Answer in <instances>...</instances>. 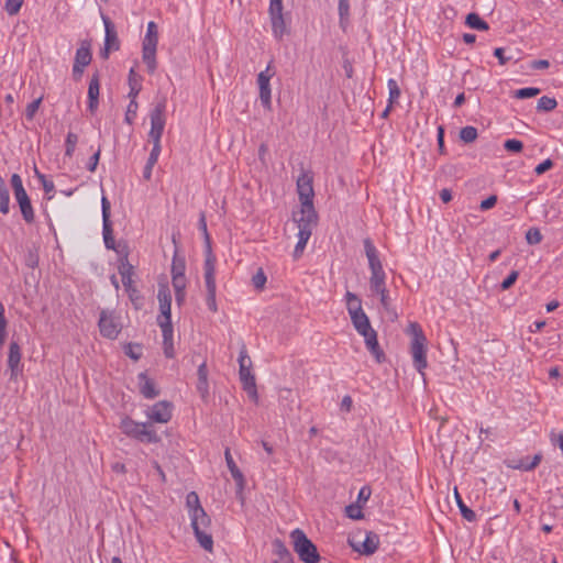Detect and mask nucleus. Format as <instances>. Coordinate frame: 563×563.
Here are the masks:
<instances>
[{
    "instance_id": "nucleus-1",
    "label": "nucleus",
    "mask_w": 563,
    "mask_h": 563,
    "mask_svg": "<svg viewBox=\"0 0 563 563\" xmlns=\"http://www.w3.org/2000/svg\"><path fill=\"white\" fill-rule=\"evenodd\" d=\"M406 333L411 336L410 353L415 368L424 379V369L427 362V338L417 322H410L406 329Z\"/></svg>"
},
{
    "instance_id": "nucleus-2",
    "label": "nucleus",
    "mask_w": 563,
    "mask_h": 563,
    "mask_svg": "<svg viewBox=\"0 0 563 563\" xmlns=\"http://www.w3.org/2000/svg\"><path fill=\"white\" fill-rule=\"evenodd\" d=\"M363 243L371 271V277L368 280L369 290L373 295L376 292H384V289L387 288L386 274L379 260L378 251L369 238H366Z\"/></svg>"
},
{
    "instance_id": "nucleus-3",
    "label": "nucleus",
    "mask_w": 563,
    "mask_h": 563,
    "mask_svg": "<svg viewBox=\"0 0 563 563\" xmlns=\"http://www.w3.org/2000/svg\"><path fill=\"white\" fill-rule=\"evenodd\" d=\"M351 321L355 328V330L361 334L364 340L366 347L368 351L375 356L378 363L383 362L385 358L384 352L380 350L377 333L372 328L368 317L364 311L351 314Z\"/></svg>"
},
{
    "instance_id": "nucleus-4",
    "label": "nucleus",
    "mask_w": 563,
    "mask_h": 563,
    "mask_svg": "<svg viewBox=\"0 0 563 563\" xmlns=\"http://www.w3.org/2000/svg\"><path fill=\"white\" fill-rule=\"evenodd\" d=\"M122 432L142 443H158L159 435L151 422H136L130 417H124L120 422Z\"/></svg>"
},
{
    "instance_id": "nucleus-5",
    "label": "nucleus",
    "mask_w": 563,
    "mask_h": 563,
    "mask_svg": "<svg viewBox=\"0 0 563 563\" xmlns=\"http://www.w3.org/2000/svg\"><path fill=\"white\" fill-rule=\"evenodd\" d=\"M294 551L297 553L299 560L303 563H319L320 554L317 547L312 543L306 533L297 528L290 532Z\"/></svg>"
},
{
    "instance_id": "nucleus-6",
    "label": "nucleus",
    "mask_w": 563,
    "mask_h": 563,
    "mask_svg": "<svg viewBox=\"0 0 563 563\" xmlns=\"http://www.w3.org/2000/svg\"><path fill=\"white\" fill-rule=\"evenodd\" d=\"M239 375L244 390L255 402L258 400L255 376L252 373V361L245 346H242L239 355Z\"/></svg>"
},
{
    "instance_id": "nucleus-7",
    "label": "nucleus",
    "mask_w": 563,
    "mask_h": 563,
    "mask_svg": "<svg viewBox=\"0 0 563 563\" xmlns=\"http://www.w3.org/2000/svg\"><path fill=\"white\" fill-rule=\"evenodd\" d=\"M98 327L103 338L114 340L123 328L121 316L114 310L102 309L100 311Z\"/></svg>"
},
{
    "instance_id": "nucleus-8",
    "label": "nucleus",
    "mask_w": 563,
    "mask_h": 563,
    "mask_svg": "<svg viewBox=\"0 0 563 563\" xmlns=\"http://www.w3.org/2000/svg\"><path fill=\"white\" fill-rule=\"evenodd\" d=\"M203 268H205V283H206V289H207L206 303L212 312H217L218 306H217V300H216V292H217L216 257L210 252L206 256Z\"/></svg>"
},
{
    "instance_id": "nucleus-9",
    "label": "nucleus",
    "mask_w": 563,
    "mask_h": 563,
    "mask_svg": "<svg viewBox=\"0 0 563 563\" xmlns=\"http://www.w3.org/2000/svg\"><path fill=\"white\" fill-rule=\"evenodd\" d=\"M165 110L166 101L163 99L162 101L157 102L154 109L151 111V130L148 137L153 143L161 142L166 122Z\"/></svg>"
},
{
    "instance_id": "nucleus-10",
    "label": "nucleus",
    "mask_w": 563,
    "mask_h": 563,
    "mask_svg": "<svg viewBox=\"0 0 563 563\" xmlns=\"http://www.w3.org/2000/svg\"><path fill=\"white\" fill-rule=\"evenodd\" d=\"M101 207H102V221H103V228H102V234H103V241L104 245L109 250H114L118 252V254H122L125 252V245L121 246L120 244L115 246L114 238H113V230H112V223L110 221V202L109 200L103 196L101 199Z\"/></svg>"
},
{
    "instance_id": "nucleus-11",
    "label": "nucleus",
    "mask_w": 563,
    "mask_h": 563,
    "mask_svg": "<svg viewBox=\"0 0 563 563\" xmlns=\"http://www.w3.org/2000/svg\"><path fill=\"white\" fill-rule=\"evenodd\" d=\"M350 547L363 555L374 554L379 545V537L373 531H366L364 540H360L358 536L355 534L347 540Z\"/></svg>"
},
{
    "instance_id": "nucleus-12",
    "label": "nucleus",
    "mask_w": 563,
    "mask_h": 563,
    "mask_svg": "<svg viewBox=\"0 0 563 563\" xmlns=\"http://www.w3.org/2000/svg\"><path fill=\"white\" fill-rule=\"evenodd\" d=\"M275 75L271 64L266 67L265 70L261 71L257 75V86L260 90V100L263 107L267 110L272 109V89H271V78Z\"/></svg>"
},
{
    "instance_id": "nucleus-13",
    "label": "nucleus",
    "mask_w": 563,
    "mask_h": 563,
    "mask_svg": "<svg viewBox=\"0 0 563 563\" xmlns=\"http://www.w3.org/2000/svg\"><path fill=\"white\" fill-rule=\"evenodd\" d=\"M145 415L151 423H167L173 416V405L167 400L157 401L146 409Z\"/></svg>"
},
{
    "instance_id": "nucleus-14",
    "label": "nucleus",
    "mask_w": 563,
    "mask_h": 563,
    "mask_svg": "<svg viewBox=\"0 0 563 563\" xmlns=\"http://www.w3.org/2000/svg\"><path fill=\"white\" fill-rule=\"evenodd\" d=\"M158 37H144L142 47V58L146 65L147 71L153 74L156 70V49Z\"/></svg>"
},
{
    "instance_id": "nucleus-15",
    "label": "nucleus",
    "mask_w": 563,
    "mask_h": 563,
    "mask_svg": "<svg viewBox=\"0 0 563 563\" xmlns=\"http://www.w3.org/2000/svg\"><path fill=\"white\" fill-rule=\"evenodd\" d=\"M102 21L104 24L106 30V37H104V48L101 53V56L103 58H108L109 53L111 51H118L120 48V42L117 35L115 26L112 23V21L108 18L102 15Z\"/></svg>"
},
{
    "instance_id": "nucleus-16",
    "label": "nucleus",
    "mask_w": 563,
    "mask_h": 563,
    "mask_svg": "<svg viewBox=\"0 0 563 563\" xmlns=\"http://www.w3.org/2000/svg\"><path fill=\"white\" fill-rule=\"evenodd\" d=\"M297 191L300 203H312L314 196L312 177L308 173H302L297 179Z\"/></svg>"
},
{
    "instance_id": "nucleus-17",
    "label": "nucleus",
    "mask_w": 563,
    "mask_h": 563,
    "mask_svg": "<svg viewBox=\"0 0 563 563\" xmlns=\"http://www.w3.org/2000/svg\"><path fill=\"white\" fill-rule=\"evenodd\" d=\"M294 219L298 228L312 230L318 219L313 203H301L299 217L295 216Z\"/></svg>"
},
{
    "instance_id": "nucleus-18",
    "label": "nucleus",
    "mask_w": 563,
    "mask_h": 563,
    "mask_svg": "<svg viewBox=\"0 0 563 563\" xmlns=\"http://www.w3.org/2000/svg\"><path fill=\"white\" fill-rule=\"evenodd\" d=\"M157 299L161 310V316L157 320H170L172 295L166 285H159Z\"/></svg>"
},
{
    "instance_id": "nucleus-19",
    "label": "nucleus",
    "mask_w": 563,
    "mask_h": 563,
    "mask_svg": "<svg viewBox=\"0 0 563 563\" xmlns=\"http://www.w3.org/2000/svg\"><path fill=\"white\" fill-rule=\"evenodd\" d=\"M272 32L277 40H282L285 34L288 33L287 24L284 18L283 10L279 11H268Z\"/></svg>"
},
{
    "instance_id": "nucleus-20",
    "label": "nucleus",
    "mask_w": 563,
    "mask_h": 563,
    "mask_svg": "<svg viewBox=\"0 0 563 563\" xmlns=\"http://www.w3.org/2000/svg\"><path fill=\"white\" fill-rule=\"evenodd\" d=\"M14 197L19 203L22 217L25 222L32 223L34 221V210L31 205V200L25 190L14 194Z\"/></svg>"
},
{
    "instance_id": "nucleus-21",
    "label": "nucleus",
    "mask_w": 563,
    "mask_h": 563,
    "mask_svg": "<svg viewBox=\"0 0 563 563\" xmlns=\"http://www.w3.org/2000/svg\"><path fill=\"white\" fill-rule=\"evenodd\" d=\"M137 378L139 389L144 398L154 399L159 395V391L156 388L155 383L146 375V373H140Z\"/></svg>"
},
{
    "instance_id": "nucleus-22",
    "label": "nucleus",
    "mask_w": 563,
    "mask_h": 563,
    "mask_svg": "<svg viewBox=\"0 0 563 563\" xmlns=\"http://www.w3.org/2000/svg\"><path fill=\"white\" fill-rule=\"evenodd\" d=\"M100 81L99 75H92L88 87V109L95 113L99 104Z\"/></svg>"
},
{
    "instance_id": "nucleus-23",
    "label": "nucleus",
    "mask_w": 563,
    "mask_h": 563,
    "mask_svg": "<svg viewBox=\"0 0 563 563\" xmlns=\"http://www.w3.org/2000/svg\"><path fill=\"white\" fill-rule=\"evenodd\" d=\"M21 362V347L18 342L12 341L9 345L8 366L11 371V376H16L20 372Z\"/></svg>"
},
{
    "instance_id": "nucleus-24",
    "label": "nucleus",
    "mask_w": 563,
    "mask_h": 563,
    "mask_svg": "<svg viewBox=\"0 0 563 563\" xmlns=\"http://www.w3.org/2000/svg\"><path fill=\"white\" fill-rule=\"evenodd\" d=\"M119 274L125 288H130L132 284L133 266L128 261V253L120 254Z\"/></svg>"
},
{
    "instance_id": "nucleus-25",
    "label": "nucleus",
    "mask_w": 563,
    "mask_h": 563,
    "mask_svg": "<svg viewBox=\"0 0 563 563\" xmlns=\"http://www.w3.org/2000/svg\"><path fill=\"white\" fill-rule=\"evenodd\" d=\"M190 521L194 530L208 528L211 520L202 507L190 511Z\"/></svg>"
},
{
    "instance_id": "nucleus-26",
    "label": "nucleus",
    "mask_w": 563,
    "mask_h": 563,
    "mask_svg": "<svg viewBox=\"0 0 563 563\" xmlns=\"http://www.w3.org/2000/svg\"><path fill=\"white\" fill-rule=\"evenodd\" d=\"M272 547L274 554L278 556V563H294L292 554L280 539H275Z\"/></svg>"
},
{
    "instance_id": "nucleus-27",
    "label": "nucleus",
    "mask_w": 563,
    "mask_h": 563,
    "mask_svg": "<svg viewBox=\"0 0 563 563\" xmlns=\"http://www.w3.org/2000/svg\"><path fill=\"white\" fill-rule=\"evenodd\" d=\"M541 459V454H536L533 457L526 456L518 461H511L508 465L521 471H531L539 465Z\"/></svg>"
},
{
    "instance_id": "nucleus-28",
    "label": "nucleus",
    "mask_w": 563,
    "mask_h": 563,
    "mask_svg": "<svg viewBox=\"0 0 563 563\" xmlns=\"http://www.w3.org/2000/svg\"><path fill=\"white\" fill-rule=\"evenodd\" d=\"M453 499L456 503L462 517L468 522L476 521V514L471 506L464 500L463 495H453Z\"/></svg>"
},
{
    "instance_id": "nucleus-29",
    "label": "nucleus",
    "mask_w": 563,
    "mask_h": 563,
    "mask_svg": "<svg viewBox=\"0 0 563 563\" xmlns=\"http://www.w3.org/2000/svg\"><path fill=\"white\" fill-rule=\"evenodd\" d=\"M198 384L197 389L200 393L202 398H206L209 394V386H208V368L206 363H202L198 367Z\"/></svg>"
},
{
    "instance_id": "nucleus-30",
    "label": "nucleus",
    "mask_w": 563,
    "mask_h": 563,
    "mask_svg": "<svg viewBox=\"0 0 563 563\" xmlns=\"http://www.w3.org/2000/svg\"><path fill=\"white\" fill-rule=\"evenodd\" d=\"M91 62V52L90 46L87 42H82L81 45L76 51L75 62L74 64L80 66H88Z\"/></svg>"
},
{
    "instance_id": "nucleus-31",
    "label": "nucleus",
    "mask_w": 563,
    "mask_h": 563,
    "mask_svg": "<svg viewBox=\"0 0 563 563\" xmlns=\"http://www.w3.org/2000/svg\"><path fill=\"white\" fill-rule=\"evenodd\" d=\"M345 300H346V309H347V312L350 316L363 311L362 301L358 298V296L355 295L354 292L346 291Z\"/></svg>"
},
{
    "instance_id": "nucleus-32",
    "label": "nucleus",
    "mask_w": 563,
    "mask_h": 563,
    "mask_svg": "<svg viewBox=\"0 0 563 563\" xmlns=\"http://www.w3.org/2000/svg\"><path fill=\"white\" fill-rule=\"evenodd\" d=\"M196 539L200 547L205 549L206 551L211 552L213 549V540L211 534L203 531V529L194 530Z\"/></svg>"
},
{
    "instance_id": "nucleus-33",
    "label": "nucleus",
    "mask_w": 563,
    "mask_h": 563,
    "mask_svg": "<svg viewBox=\"0 0 563 563\" xmlns=\"http://www.w3.org/2000/svg\"><path fill=\"white\" fill-rule=\"evenodd\" d=\"M465 23L475 30L487 31L489 29L487 22H485L477 13H468L466 15Z\"/></svg>"
},
{
    "instance_id": "nucleus-34",
    "label": "nucleus",
    "mask_w": 563,
    "mask_h": 563,
    "mask_svg": "<svg viewBox=\"0 0 563 563\" xmlns=\"http://www.w3.org/2000/svg\"><path fill=\"white\" fill-rule=\"evenodd\" d=\"M129 98H136L139 92L141 91V81L133 68L130 70L129 74Z\"/></svg>"
},
{
    "instance_id": "nucleus-35",
    "label": "nucleus",
    "mask_w": 563,
    "mask_h": 563,
    "mask_svg": "<svg viewBox=\"0 0 563 563\" xmlns=\"http://www.w3.org/2000/svg\"><path fill=\"white\" fill-rule=\"evenodd\" d=\"M345 515L353 520H360L364 517L362 512V504H350L345 507Z\"/></svg>"
},
{
    "instance_id": "nucleus-36",
    "label": "nucleus",
    "mask_w": 563,
    "mask_h": 563,
    "mask_svg": "<svg viewBox=\"0 0 563 563\" xmlns=\"http://www.w3.org/2000/svg\"><path fill=\"white\" fill-rule=\"evenodd\" d=\"M556 106H558V102L554 98L543 96L538 100L537 109H538V111L548 112V111H552L553 109H555Z\"/></svg>"
},
{
    "instance_id": "nucleus-37",
    "label": "nucleus",
    "mask_w": 563,
    "mask_h": 563,
    "mask_svg": "<svg viewBox=\"0 0 563 563\" xmlns=\"http://www.w3.org/2000/svg\"><path fill=\"white\" fill-rule=\"evenodd\" d=\"M185 260L175 254L172 264V276H185Z\"/></svg>"
},
{
    "instance_id": "nucleus-38",
    "label": "nucleus",
    "mask_w": 563,
    "mask_h": 563,
    "mask_svg": "<svg viewBox=\"0 0 563 563\" xmlns=\"http://www.w3.org/2000/svg\"><path fill=\"white\" fill-rule=\"evenodd\" d=\"M78 142V135L74 132H68L65 141V155L71 157Z\"/></svg>"
},
{
    "instance_id": "nucleus-39",
    "label": "nucleus",
    "mask_w": 563,
    "mask_h": 563,
    "mask_svg": "<svg viewBox=\"0 0 563 563\" xmlns=\"http://www.w3.org/2000/svg\"><path fill=\"white\" fill-rule=\"evenodd\" d=\"M460 139L465 143H472L477 139V130L474 126H464L460 131Z\"/></svg>"
},
{
    "instance_id": "nucleus-40",
    "label": "nucleus",
    "mask_w": 563,
    "mask_h": 563,
    "mask_svg": "<svg viewBox=\"0 0 563 563\" xmlns=\"http://www.w3.org/2000/svg\"><path fill=\"white\" fill-rule=\"evenodd\" d=\"M10 196L5 185L0 186V211L7 214L10 210Z\"/></svg>"
},
{
    "instance_id": "nucleus-41",
    "label": "nucleus",
    "mask_w": 563,
    "mask_h": 563,
    "mask_svg": "<svg viewBox=\"0 0 563 563\" xmlns=\"http://www.w3.org/2000/svg\"><path fill=\"white\" fill-rule=\"evenodd\" d=\"M162 329L163 342L173 341V325L172 320H157Z\"/></svg>"
},
{
    "instance_id": "nucleus-42",
    "label": "nucleus",
    "mask_w": 563,
    "mask_h": 563,
    "mask_svg": "<svg viewBox=\"0 0 563 563\" xmlns=\"http://www.w3.org/2000/svg\"><path fill=\"white\" fill-rule=\"evenodd\" d=\"M541 92L539 88L527 87L515 91L514 96L518 99H527L538 96Z\"/></svg>"
},
{
    "instance_id": "nucleus-43",
    "label": "nucleus",
    "mask_w": 563,
    "mask_h": 563,
    "mask_svg": "<svg viewBox=\"0 0 563 563\" xmlns=\"http://www.w3.org/2000/svg\"><path fill=\"white\" fill-rule=\"evenodd\" d=\"M199 229L201 230V232L203 233V236H205L206 247H207L206 256H207L209 254V252L212 254V251H211L210 235H209L208 229H207L206 216L203 212L200 214Z\"/></svg>"
},
{
    "instance_id": "nucleus-44",
    "label": "nucleus",
    "mask_w": 563,
    "mask_h": 563,
    "mask_svg": "<svg viewBox=\"0 0 563 563\" xmlns=\"http://www.w3.org/2000/svg\"><path fill=\"white\" fill-rule=\"evenodd\" d=\"M125 354L134 361H137L142 356V346L135 343H129L124 347Z\"/></svg>"
},
{
    "instance_id": "nucleus-45",
    "label": "nucleus",
    "mask_w": 563,
    "mask_h": 563,
    "mask_svg": "<svg viewBox=\"0 0 563 563\" xmlns=\"http://www.w3.org/2000/svg\"><path fill=\"white\" fill-rule=\"evenodd\" d=\"M387 86L389 90V103L393 104L400 97V89L397 81L393 78L388 80Z\"/></svg>"
},
{
    "instance_id": "nucleus-46",
    "label": "nucleus",
    "mask_w": 563,
    "mask_h": 563,
    "mask_svg": "<svg viewBox=\"0 0 563 563\" xmlns=\"http://www.w3.org/2000/svg\"><path fill=\"white\" fill-rule=\"evenodd\" d=\"M526 240L530 245H536L542 241V234L539 229L531 228L526 233Z\"/></svg>"
},
{
    "instance_id": "nucleus-47",
    "label": "nucleus",
    "mask_w": 563,
    "mask_h": 563,
    "mask_svg": "<svg viewBox=\"0 0 563 563\" xmlns=\"http://www.w3.org/2000/svg\"><path fill=\"white\" fill-rule=\"evenodd\" d=\"M23 4V0H7L4 10L9 15H15Z\"/></svg>"
},
{
    "instance_id": "nucleus-48",
    "label": "nucleus",
    "mask_w": 563,
    "mask_h": 563,
    "mask_svg": "<svg viewBox=\"0 0 563 563\" xmlns=\"http://www.w3.org/2000/svg\"><path fill=\"white\" fill-rule=\"evenodd\" d=\"M130 99H131V101L126 109L125 121L131 124L133 122L134 118L136 117L139 104L136 102V98H130Z\"/></svg>"
},
{
    "instance_id": "nucleus-49",
    "label": "nucleus",
    "mask_w": 563,
    "mask_h": 563,
    "mask_svg": "<svg viewBox=\"0 0 563 563\" xmlns=\"http://www.w3.org/2000/svg\"><path fill=\"white\" fill-rule=\"evenodd\" d=\"M230 473H231L233 479L235 481L238 490L242 492L245 488L244 476H243L242 472L236 466L234 468H231Z\"/></svg>"
},
{
    "instance_id": "nucleus-50",
    "label": "nucleus",
    "mask_w": 563,
    "mask_h": 563,
    "mask_svg": "<svg viewBox=\"0 0 563 563\" xmlns=\"http://www.w3.org/2000/svg\"><path fill=\"white\" fill-rule=\"evenodd\" d=\"M42 102V97L33 100L31 103L27 104L25 110V117L27 120H33L36 111L38 110Z\"/></svg>"
},
{
    "instance_id": "nucleus-51",
    "label": "nucleus",
    "mask_w": 563,
    "mask_h": 563,
    "mask_svg": "<svg viewBox=\"0 0 563 563\" xmlns=\"http://www.w3.org/2000/svg\"><path fill=\"white\" fill-rule=\"evenodd\" d=\"M350 14V0H339V15L340 21L343 23L349 19Z\"/></svg>"
},
{
    "instance_id": "nucleus-52",
    "label": "nucleus",
    "mask_w": 563,
    "mask_h": 563,
    "mask_svg": "<svg viewBox=\"0 0 563 563\" xmlns=\"http://www.w3.org/2000/svg\"><path fill=\"white\" fill-rule=\"evenodd\" d=\"M161 151H162L161 142L153 143V148H152L150 156L147 158V162H146V163H148L150 167H154V165L157 163Z\"/></svg>"
},
{
    "instance_id": "nucleus-53",
    "label": "nucleus",
    "mask_w": 563,
    "mask_h": 563,
    "mask_svg": "<svg viewBox=\"0 0 563 563\" xmlns=\"http://www.w3.org/2000/svg\"><path fill=\"white\" fill-rule=\"evenodd\" d=\"M504 147L506 151L519 153L522 151L523 144L519 140L509 139L504 143Z\"/></svg>"
},
{
    "instance_id": "nucleus-54",
    "label": "nucleus",
    "mask_w": 563,
    "mask_h": 563,
    "mask_svg": "<svg viewBox=\"0 0 563 563\" xmlns=\"http://www.w3.org/2000/svg\"><path fill=\"white\" fill-rule=\"evenodd\" d=\"M266 275L263 269H258L257 273L253 276L252 283L256 289H263L266 284Z\"/></svg>"
},
{
    "instance_id": "nucleus-55",
    "label": "nucleus",
    "mask_w": 563,
    "mask_h": 563,
    "mask_svg": "<svg viewBox=\"0 0 563 563\" xmlns=\"http://www.w3.org/2000/svg\"><path fill=\"white\" fill-rule=\"evenodd\" d=\"M519 276V273L517 271H512L508 276L507 278L504 279V282L501 283L500 287L503 290H507L509 289L517 280Z\"/></svg>"
},
{
    "instance_id": "nucleus-56",
    "label": "nucleus",
    "mask_w": 563,
    "mask_h": 563,
    "mask_svg": "<svg viewBox=\"0 0 563 563\" xmlns=\"http://www.w3.org/2000/svg\"><path fill=\"white\" fill-rule=\"evenodd\" d=\"M172 284L175 291L186 290L185 276H172Z\"/></svg>"
},
{
    "instance_id": "nucleus-57",
    "label": "nucleus",
    "mask_w": 563,
    "mask_h": 563,
    "mask_svg": "<svg viewBox=\"0 0 563 563\" xmlns=\"http://www.w3.org/2000/svg\"><path fill=\"white\" fill-rule=\"evenodd\" d=\"M11 186L13 189V194L25 190L23 187L22 178L18 174H13L11 176Z\"/></svg>"
},
{
    "instance_id": "nucleus-58",
    "label": "nucleus",
    "mask_w": 563,
    "mask_h": 563,
    "mask_svg": "<svg viewBox=\"0 0 563 563\" xmlns=\"http://www.w3.org/2000/svg\"><path fill=\"white\" fill-rule=\"evenodd\" d=\"M375 295L379 296L380 303L385 310H389L390 308V297L388 289H384V292H376Z\"/></svg>"
},
{
    "instance_id": "nucleus-59",
    "label": "nucleus",
    "mask_w": 563,
    "mask_h": 563,
    "mask_svg": "<svg viewBox=\"0 0 563 563\" xmlns=\"http://www.w3.org/2000/svg\"><path fill=\"white\" fill-rule=\"evenodd\" d=\"M187 507L189 508V512L198 507H202L199 501V495H187Z\"/></svg>"
},
{
    "instance_id": "nucleus-60",
    "label": "nucleus",
    "mask_w": 563,
    "mask_h": 563,
    "mask_svg": "<svg viewBox=\"0 0 563 563\" xmlns=\"http://www.w3.org/2000/svg\"><path fill=\"white\" fill-rule=\"evenodd\" d=\"M36 175L42 181L43 189L45 192H51L54 190V183L51 180H47L44 175L40 174L37 169H35Z\"/></svg>"
},
{
    "instance_id": "nucleus-61",
    "label": "nucleus",
    "mask_w": 563,
    "mask_h": 563,
    "mask_svg": "<svg viewBox=\"0 0 563 563\" xmlns=\"http://www.w3.org/2000/svg\"><path fill=\"white\" fill-rule=\"evenodd\" d=\"M553 166V163L550 158L543 161L541 164H539L534 172L537 175H541L543 173H545L547 170H549L551 167Z\"/></svg>"
},
{
    "instance_id": "nucleus-62",
    "label": "nucleus",
    "mask_w": 563,
    "mask_h": 563,
    "mask_svg": "<svg viewBox=\"0 0 563 563\" xmlns=\"http://www.w3.org/2000/svg\"><path fill=\"white\" fill-rule=\"evenodd\" d=\"M312 230L298 228V241L306 243L309 241L311 236Z\"/></svg>"
},
{
    "instance_id": "nucleus-63",
    "label": "nucleus",
    "mask_w": 563,
    "mask_h": 563,
    "mask_svg": "<svg viewBox=\"0 0 563 563\" xmlns=\"http://www.w3.org/2000/svg\"><path fill=\"white\" fill-rule=\"evenodd\" d=\"M497 202V197L496 196H489L488 198H486L485 200H483L481 202V209L482 210H488L490 208H493Z\"/></svg>"
},
{
    "instance_id": "nucleus-64",
    "label": "nucleus",
    "mask_w": 563,
    "mask_h": 563,
    "mask_svg": "<svg viewBox=\"0 0 563 563\" xmlns=\"http://www.w3.org/2000/svg\"><path fill=\"white\" fill-rule=\"evenodd\" d=\"M144 37H158L157 25L151 21L147 23L146 34Z\"/></svg>"
}]
</instances>
